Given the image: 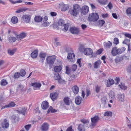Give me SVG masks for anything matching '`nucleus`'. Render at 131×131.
Segmentation results:
<instances>
[{
  "mask_svg": "<svg viewBox=\"0 0 131 131\" xmlns=\"http://www.w3.org/2000/svg\"><path fill=\"white\" fill-rule=\"evenodd\" d=\"M119 41L118 39L117 38H115L114 39V41L113 43L115 45H116L119 44Z\"/></svg>",
  "mask_w": 131,
  "mask_h": 131,
  "instance_id": "obj_40",
  "label": "nucleus"
},
{
  "mask_svg": "<svg viewBox=\"0 0 131 131\" xmlns=\"http://www.w3.org/2000/svg\"><path fill=\"white\" fill-rule=\"evenodd\" d=\"M7 84V82L5 79H3L1 80V84L2 85L4 86Z\"/></svg>",
  "mask_w": 131,
  "mask_h": 131,
  "instance_id": "obj_43",
  "label": "nucleus"
},
{
  "mask_svg": "<svg viewBox=\"0 0 131 131\" xmlns=\"http://www.w3.org/2000/svg\"><path fill=\"white\" fill-rule=\"evenodd\" d=\"M109 8H112L113 7V5L111 2H109L107 5Z\"/></svg>",
  "mask_w": 131,
  "mask_h": 131,
  "instance_id": "obj_63",
  "label": "nucleus"
},
{
  "mask_svg": "<svg viewBox=\"0 0 131 131\" xmlns=\"http://www.w3.org/2000/svg\"><path fill=\"white\" fill-rule=\"evenodd\" d=\"M54 69L55 72H59L61 70L62 68L61 66H57L54 67Z\"/></svg>",
  "mask_w": 131,
  "mask_h": 131,
  "instance_id": "obj_25",
  "label": "nucleus"
},
{
  "mask_svg": "<svg viewBox=\"0 0 131 131\" xmlns=\"http://www.w3.org/2000/svg\"><path fill=\"white\" fill-rule=\"evenodd\" d=\"M63 101L65 104L68 105H69L70 104V99L68 97H65L63 99Z\"/></svg>",
  "mask_w": 131,
  "mask_h": 131,
  "instance_id": "obj_21",
  "label": "nucleus"
},
{
  "mask_svg": "<svg viewBox=\"0 0 131 131\" xmlns=\"http://www.w3.org/2000/svg\"><path fill=\"white\" fill-rule=\"evenodd\" d=\"M98 2L100 4L102 5L106 4L107 2V0H98Z\"/></svg>",
  "mask_w": 131,
  "mask_h": 131,
  "instance_id": "obj_35",
  "label": "nucleus"
},
{
  "mask_svg": "<svg viewBox=\"0 0 131 131\" xmlns=\"http://www.w3.org/2000/svg\"><path fill=\"white\" fill-rule=\"evenodd\" d=\"M130 40L129 39H125L124 40L123 42V44H125L127 45L128 47L129 45V43Z\"/></svg>",
  "mask_w": 131,
  "mask_h": 131,
  "instance_id": "obj_39",
  "label": "nucleus"
},
{
  "mask_svg": "<svg viewBox=\"0 0 131 131\" xmlns=\"http://www.w3.org/2000/svg\"><path fill=\"white\" fill-rule=\"evenodd\" d=\"M38 51L37 50H34L31 53V56L33 58H35L37 56Z\"/></svg>",
  "mask_w": 131,
  "mask_h": 131,
  "instance_id": "obj_19",
  "label": "nucleus"
},
{
  "mask_svg": "<svg viewBox=\"0 0 131 131\" xmlns=\"http://www.w3.org/2000/svg\"><path fill=\"white\" fill-rule=\"evenodd\" d=\"M19 74L21 76L24 77L26 74V72L24 70L21 69Z\"/></svg>",
  "mask_w": 131,
  "mask_h": 131,
  "instance_id": "obj_42",
  "label": "nucleus"
},
{
  "mask_svg": "<svg viewBox=\"0 0 131 131\" xmlns=\"http://www.w3.org/2000/svg\"><path fill=\"white\" fill-rule=\"evenodd\" d=\"M124 35L126 37L130 39H131V34L129 33H126L124 34Z\"/></svg>",
  "mask_w": 131,
  "mask_h": 131,
  "instance_id": "obj_60",
  "label": "nucleus"
},
{
  "mask_svg": "<svg viewBox=\"0 0 131 131\" xmlns=\"http://www.w3.org/2000/svg\"><path fill=\"white\" fill-rule=\"evenodd\" d=\"M82 100V98L80 96H78L76 97L75 99V102L78 105L80 104Z\"/></svg>",
  "mask_w": 131,
  "mask_h": 131,
  "instance_id": "obj_22",
  "label": "nucleus"
},
{
  "mask_svg": "<svg viewBox=\"0 0 131 131\" xmlns=\"http://www.w3.org/2000/svg\"><path fill=\"white\" fill-rule=\"evenodd\" d=\"M100 87L98 85L97 86L95 87V91L97 93H98L100 91Z\"/></svg>",
  "mask_w": 131,
  "mask_h": 131,
  "instance_id": "obj_58",
  "label": "nucleus"
},
{
  "mask_svg": "<svg viewBox=\"0 0 131 131\" xmlns=\"http://www.w3.org/2000/svg\"><path fill=\"white\" fill-rule=\"evenodd\" d=\"M101 102L104 104H105L107 101V98L105 97H103L101 99Z\"/></svg>",
  "mask_w": 131,
  "mask_h": 131,
  "instance_id": "obj_44",
  "label": "nucleus"
},
{
  "mask_svg": "<svg viewBox=\"0 0 131 131\" xmlns=\"http://www.w3.org/2000/svg\"><path fill=\"white\" fill-rule=\"evenodd\" d=\"M63 26L64 27L63 30L64 31H66L68 29L69 26L68 25H67L66 24H64L63 25Z\"/></svg>",
  "mask_w": 131,
  "mask_h": 131,
  "instance_id": "obj_54",
  "label": "nucleus"
},
{
  "mask_svg": "<svg viewBox=\"0 0 131 131\" xmlns=\"http://www.w3.org/2000/svg\"><path fill=\"white\" fill-rule=\"evenodd\" d=\"M70 30L73 34H78L79 32V29L75 27H72L70 28Z\"/></svg>",
  "mask_w": 131,
  "mask_h": 131,
  "instance_id": "obj_12",
  "label": "nucleus"
},
{
  "mask_svg": "<svg viewBox=\"0 0 131 131\" xmlns=\"http://www.w3.org/2000/svg\"><path fill=\"white\" fill-rule=\"evenodd\" d=\"M119 85L120 88L122 89L126 90L127 89V87L125 86L124 83H121Z\"/></svg>",
  "mask_w": 131,
  "mask_h": 131,
  "instance_id": "obj_38",
  "label": "nucleus"
},
{
  "mask_svg": "<svg viewBox=\"0 0 131 131\" xmlns=\"http://www.w3.org/2000/svg\"><path fill=\"white\" fill-rule=\"evenodd\" d=\"M77 9H70L69 10L70 13L71 15L76 16L78 13V12Z\"/></svg>",
  "mask_w": 131,
  "mask_h": 131,
  "instance_id": "obj_17",
  "label": "nucleus"
},
{
  "mask_svg": "<svg viewBox=\"0 0 131 131\" xmlns=\"http://www.w3.org/2000/svg\"><path fill=\"white\" fill-rule=\"evenodd\" d=\"M31 126L30 124L26 125L25 126V128L27 131H28Z\"/></svg>",
  "mask_w": 131,
  "mask_h": 131,
  "instance_id": "obj_55",
  "label": "nucleus"
},
{
  "mask_svg": "<svg viewBox=\"0 0 131 131\" xmlns=\"http://www.w3.org/2000/svg\"><path fill=\"white\" fill-rule=\"evenodd\" d=\"M103 51L102 49H100L96 51V53L97 54H100L102 53Z\"/></svg>",
  "mask_w": 131,
  "mask_h": 131,
  "instance_id": "obj_56",
  "label": "nucleus"
},
{
  "mask_svg": "<svg viewBox=\"0 0 131 131\" xmlns=\"http://www.w3.org/2000/svg\"><path fill=\"white\" fill-rule=\"evenodd\" d=\"M2 127L4 129L7 128L9 126V123L6 119H5L2 123Z\"/></svg>",
  "mask_w": 131,
  "mask_h": 131,
  "instance_id": "obj_9",
  "label": "nucleus"
},
{
  "mask_svg": "<svg viewBox=\"0 0 131 131\" xmlns=\"http://www.w3.org/2000/svg\"><path fill=\"white\" fill-rule=\"evenodd\" d=\"M114 83V80L111 79H109L107 81L106 86L107 87H110Z\"/></svg>",
  "mask_w": 131,
  "mask_h": 131,
  "instance_id": "obj_20",
  "label": "nucleus"
},
{
  "mask_svg": "<svg viewBox=\"0 0 131 131\" xmlns=\"http://www.w3.org/2000/svg\"><path fill=\"white\" fill-rule=\"evenodd\" d=\"M105 21L103 20H100L99 21V25L100 26H102L105 23Z\"/></svg>",
  "mask_w": 131,
  "mask_h": 131,
  "instance_id": "obj_50",
  "label": "nucleus"
},
{
  "mask_svg": "<svg viewBox=\"0 0 131 131\" xmlns=\"http://www.w3.org/2000/svg\"><path fill=\"white\" fill-rule=\"evenodd\" d=\"M126 12L127 14L130 15L131 16V9H127L126 10Z\"/></svg>",
  "mask_w": 131,
  "mask_h": 131,
  "instance_id": "obj_59",
  "label": "nucleus"
},
{
  "mask_svg": "<svg viewBox=\"0 0 131 131\" xmlns=\"http://www.w3.org/2000/svg\"><path fill=\"white\" fill-rule=\"evenodd\" d=\"M109 96L111 99H114L115 97V95L114 92L112 91H110L109 93Z\"/></svg>",
  "mask_w": 131,
  "mask_h": 131,
  "instance_id": "obj_31",
  "label": "nucleus"
},
{
  "mask_svg": "<svg viewBox=\"0 0 131 131\" xmlns=\"http://www.w3.org/2000/svg\"><path fill=\"white\" fill-rule=\"evenodd\" d=\"M16 38L10 36L9 37L8 40L10 42H14L16 41Z\"/></svg>",
  "mask_w": 131,
  "mask_h": 131,
  "instance_id": "obj_32",
  "label": "nucleus"
},
{
  "mask_svg": "<svg viewBox=\"0 0 131 131\" xmlns=\"http://www.w3.org/2000/svg\"><path fill=\"white\" fill-rule=\"evenodd\" d=\"M9 1L12 3L13 4H15L16 3H20L24 2V1L21 0H18L16 1L13 2L12 0H9Z\"/></svg>",
  "mask_w": 131,
  "mask_h": 131,
  "instance_id": "obj_49",
  "label": "nucleus"
},
{
  "mask_svg": "<svg viewBox=\"0 0 131 131\" xmlns=\"http://www.w3.org/2000/svg\"><path fill=\"white\" fill-rule=\"evenodd\" d=\"M99 117L98 116H95L91 118V123L90 126V127L92 128L95 126L97 122L99 120Z\"/></svg>",
  "mask_w": 131,
  "mask_h": 131,
  "instance_id": "obj_2",
  "label": "nucleus"
},
{
  "mask_svg": "<svg viewBox=\"0 0 131 131\" xmlns=\"http://www.w3.org/2000/svg\"><path fill=\"white\" fill-rule=\"evenodd\" d=\"M23 20L26 23H28L30 20V18L29 15H24L23 16Z\"/></svg>",
  "mask_w": 131,
  "mask_h": 131,
  "instance_id": "obj_14",
  "label": "nucleus"
},
{
  "mask_svg": "<svg viewBox=\"0 0 131 131\" xmlns=\"http://www.w3.org/2000/svg\"><path fill=\"white\" fill-rule=\"evenodd\" d=\"M41 107L43 109L46 110L49 107V104L46 101L43 102L41 104Z\"/></svg>",
  "mask_w": 131,
  "mask_h": 131,
  "instance_id": "obj_13",
  "label": "nucleus"
},
{
  "mask_svg": "<svg viewBox=\"0 0 131 131\" xmlns=\"http://www.w3.org/2000/svg\"><path fill=\"white\" fill-rule=\"evenodd\" d=\"M104 115L105 116H110L112 115V113L111 112L107 111L104 114Z\"/></svg>",
  "mask_w": 131,
  "mask_h": 131,
  "instance_id": "obj_37",
  "label": "nucleus"
},
{
  "mask_svg": "<svg viewBox=\"0 0 131 131\" xmlns=\"http://www.w3.org/2000/svg\"><path fill=\"white\" fill-rule=\"evenodd\" d=\"M54 78L55 80H59L61 79L60 76L58 74L56 75Z\"/></svg>",
  "mask_w": 131,
  "mask_h": 131,
  "instance_id": "obj_51",
  "label": "nucleus"
},
{
  "mask_svg": "<svg viewBox=\"0 0 131 131\" xmlns=\"http://www.w3.org/2000/svg\"><path fill=\"white\" fill-rule=\"evenodd\" d=\"M49 127V124L47 123H44L41 125L40 128L42 131H47Z\"/></svg>",
  "mask_w": 131,
  "mask_h": 131,
  "instance_id": "obj_5",
  "label": "nucleus"
},
{
  "mask_svg": "<svg viewBox=\"0 0 131 131\" xmlns=\"http://www.w3.org/2000/svg\"><path fill=\"white\" fill-rule=\"evenodd\" d=\"M78 129L79 131H85L84 125L82 124L79 125L78 126Z\"/></svg>",
  "mask_w": 131,
  "mask_h": 131,
  "instance_id": "obj_34",
  "label": "nucleus"
},
{
  "mask_svg": "<svg viewBox=\"0 0 131 131\" xmlns=\"http://www.w3.org/2000/svg\"><path fill=\"white\" fill-rule=\"evenodd\" d=\"M99 18L98 14L95 13H92L89 15L88 17L89 20L90 21L94 22L97 21Z\"/></svg>",
  "mask_w": 131,
  "mask_h": 131,
  "instance_id": "obj_1",
  "label": "nucleus"
},
{
  "mask_svg": "<svg viewBox=\"0 0 131 131\" xmlns=\"http://www.w3.org/2000/svg\"><path fill=\"white\" fill-rule=\"evenodd\" d=\"M127 70L129 72H131V64L128 66Z\"/></svg>",
  "mask_w": 131,
  "mask_h": 131,
  "instance_id": "obj_64",
  "label": "nucleus"
},
{
  "mask_svg": "<svg viewBox=\"0 0 131 131\" xmlns=\"http://www.w3.org/2000/svg\"><path fill=\"white\" fill-rule=\"evenodd\" d=\"M26 36V33L23 32L21 33L20 35H17L16 36V38L17 40H20L24 38Z\"/></svg>",
  "mask_w": 131,
  "mask_h": 131,
  "instance_id": "obj_18",
  "label": "nucleus"
},
{
  "mask_svg": "<svg viewBox=\"0 0 131 131\" xmlns=\"http://www.w3.org/2000/svg\"><path fill=\"white\" fill-rule=\"evenodd\" d=\"M16 105L13 102H11L9 103L8 104L4 106H2L1 109L2 110L6 108L13 107H14Z\"/></svg>",
  "mask_w": 131,
  "mask_h": 131,
  "instance_id": "obj_10",
  "label": "nucleus"
},
{
  "mask_svg": "<svg viewBox=\"0 0 131 131\" xmlns=\"http://www.w3.org/2000/svg\"><path fill=\"white\" fill-rule=\"evenodd\" d=\"M64 23V20L62 19H60L58 21V24L60 26L62 25Z\"/></svg>",
  "mask_w": 131,
  "mask_h": 131,
  "instance_id": "obj_47",
  "label": "nucleus"
},
{
  "mask_svg": "<svg viewBox=\"0 0 131 131\" xmlns=\"http://www.w3.org/2000/svg\"><path fill=\"white\" fill-rule=\"evenodd\" d=\"M85 48V45L84 44H80L79 46L78 50H79L81 52L83 51Z\"/></svg>",
  "mask_w": 131,
  "mask_h": 131,
  "instance_id": "obj_24",
  "label": "nucleus"
},
{
  "mask_svg": "<svg viewBox=\"0 0 131 131\" xmlns=\"http://www.w3.org/2000/svg\"><path fill=\"white\" fill-rule=\"evenodd\" d=\"M27 9H19L16 11V12L17 13H19L24 11H26Z\"/></svg>",
  "mask_w": 131,
  "mask_h": 131,
  "instance_id": "obj_53",
  "label": "nucleus"
},
{
  "mask_svg": "<svg viewBox=\"0 0 131 131\" xmlns=\"http://www.w3.org/2000/svg\"><path fill=\"white\" fill-rule=\"evenodd\" d=\"M31 85L33 87L34 90H36L40 89L41 85L40 82H35L32 83Z\"/></svg>",
  "mask_w": 131,
  "mask_h": 131,
  "instance_id": "obj_7",
  "label": "nucleus"
},
{
  "mask_svg": "<svg viewBox=\"0 0 131 131\" xmlns=\"http://www.w3.org/2000/svg\"><path fill=\"white\" fill-rule=\"evenodd\" d=\"M57 111V110L53 109L52 106H50L48 109L47 112V113L48 114L50 112L52 113H54L56 112Z\"/></svg>",
  "mask_w": 131,
  "mask_h": 131,
  "instance_id": "obj_30",
  "label": "nucleus"
},
{
  "mask_svg": "<svg viewBox=\"0 0 131 131\" xmlns=\"http://www.w3.org/2000/svg\"><path fill=\"white\" fill-rule=\"evenodd\" d=\"M46 54L45 53H40L39 54V57L41 58L43 60H45Z\"/></svg>",
  "mask_w": 131,
  "mask_h": 131,
  "instance_id": "obj_41",
  "label": "nucleus"
},
{
  "mask_svg": "<svg viewBox=\"0 0 131 131\" xmlns=\"http://www.w3.org/2000/svg\"><path fill=\"white\" fill-rule=\"evenodd\" d=\"M89 9H81V13L85 15L89 11Z\"/></svg>",
  "mask_w": 131,
  "mask_h": 131,
  "instance_id": "obj_36",
  "label": "nucleus"
},
{
  "mask_svg": "<svg viewBox=\"0 0 131 131\" xmlns=\"http://www.w3.org/2000/svg\"><path fill=\"white\" fill-rule=\"evenodd\" d=\"M101 62L100 60H98L96 61L93 64L94 68L97 69L99 68L101 64Z\"/></svg>",
  "mask_w": 131,
  "mask_h": 131,
  "instance_id": "obj_15",
  "label": "nucleus"
},
{
  "mask_svg": "<svg viewBox=\"0 0 131 131\" xmlns=\"http://www.w3.org/2000/svg\"><path fill=\"white\" fill-rule=\"evenodd\" d=\"M16 111L17 113L19 114H22L24 115L26 111V109L25 107H23L21 108V110H17Z\"/></svg>",
  "mask_w": 131,
  "mask_h": 131,
  "instance_id": "obj_23",
  "label": "nucleus"
},
{
  "mask_svg": "<svg viewBox=\"0 0 131 131\" xmlns=\"http://www.w3.org/2000/svg\"><path fill=\"white\" fill-rule=\"evenodd\" d=\"M118 49L116 47L113 48L112 49L111 53L113 56H115L118 54Z\"/></svg>",
  "mask_w": 131,
  "mask_h": 131,
  "instance_id": "obj_16",
  "label": "nucleus"
},
{
  "mask_svg": "<svg viewBox=\"0 0 131 131\" xmlns=\"http://www.w3.org/2000/svg\"><path fill=\"white\" fill-rule=\"evenodd\" d=\"M91 94V92L90 90L88 89H87L86 90V97H88L89 95Z\"/></svg>",
  "mask_w": 131,
  "mask_h": 131,
  "instance_id": "obj_57",
  "label": "nucleus"
},
{
  "mask_svg": "<svg viewBox=\"0 0 131 131\" xmlns=\"http://www.w3.org/2000/svg\"><path fill=\"white\" fill-rule=\"evenodd\" d=\"M75 55L73 53H70L68 54L67 58L71 62H73L75 60Z\"/></svg>",
  "mask_w": 131,
  "mask_h": 131,
  "instance_id": "obj_8",
  "label": "nucleus"
},
{
  "mask_svg": "<svg viewBox=\"0 0 131 131\" xmlns=\"http://www.w3.org/2000/svg\"><path fill=\"white\" fill-rule=\"evenodd\" d=\"M11 21L13 23L15 24L18 22V20L16 17L14 16L11 19Z\"/></svg>",
  "mask_w": 131,
  "mask_h": 131,
  "instance_id": "obj_33",
  "label": "nucleus"
},
{
  "mask_svg": "<svg viewBox=\"0 0 131 131\" xmlns=\"http://www.w3.org/2000/svg\"><path fill=\"white\" fill-rule=\"evenodd\" d=\"M84 54L87 56L91 55L93 54V50L90 48H85L83 51Z\"/></svg>",
  "mask_w": 131,
  "mask_h": 131,
  "instance_id": "obj_6",
  "label": "nucleus"
},
{
  "mask_svg": "<svg viewBox=\"0 0 131 131\" xmlns=\"http://www.w3.org/2000/svg\"><path fill=\"white\" fill-rule=\"evenodd\" d=\"M15 51L14 50L9 49L8 50V53L10 55H13Z\"/></svg>",
  "mask_w": 131,
  "mask_h": 131,
  "instance_id": "obj_45",
  "label": "nucleus"
},
{
  "mask_svg": "<svg viewBox=\"0 0 131 131\" xmlns=\"http://www.w3.org/2000/svg\"><path fill=\"white\" fill-rule=\"evenodd\" d=\"M104 46L105 48H110L112 46V43L108 41L107 42H105L104 43Z\"/></svg>",
  "mask_w": 131,
  "mask_h": 131,
  "instance_id": "obj_27",
  "label": "nucleus"
},
{
  "mask_svg": "<svg viewBox=\"0 0 131 131\" xmlns=\"http://www.w3.org/2000/svg\"><path fill=\"white\" fill-rule=\"evenodd\" d=\"M42 18L40 16H36L34 18L35 21L37 22H41L42 19Z\"/></svg>",
  "mask_w": 131,
  "mask_h": 131,
  "instance_id": "obj_28",
  "label": "nucleus"
},
{
  "mask_svg": "<svg viewBox=\"0 0 131 131\" xmlns=\"http://www.w3.org/2000/svg\"><path fill=\"white\" fill-rule=\"evenodd\" d=\"M20 75L19 72H17L15 73L14 75V77L15 78H18L20 77Z\"/></svg>",
  "mask_w": 131,
  "mask_h": 131,
  "instance_id": "obj_52",
  "label": "nucleus"
},
{
  "mask_svg": "<svg viewBox=\"0 0 131 131\" xmlns=\"http://www.w3.org/2000/svg\"><path fill=\"white\" fill-rule=\"evenodd\" d=\"M50 15L52 16H55L57 15V14L56 12H51L50 13Z\"/></svg>",
  "mask_w": 131,
  "mask_h": 131,
  "instance_id": "obj_61",
  "label": "nucleus"
},
{
  "mask_svg": "<svg viewBox=\"0 0 131 131\" xmlns=\"http://www.w3.org/2000/svg\"><path fill=\"white\" fill-rule=\"evenodd\" d=\"M124 94H121V93L118 94V99L119 101L121 102L124 101Z\"/></svg>",
  "mask_w": 131,
  "mask_h": 131,
  "instance_id": "obj_26",
  "label": "nucleus"
},
{
  "mask_svg": "<svg viewBox=\"0 0 131 131\" xmlns=\"http://www.w3.org/2000/svg\"><path fill=\"white\" fill-rule=\"evenodd\" d=\"M77 66L76 64H73L71 67V70L73 71H75L77 69Z\"/></svg>",
  "mask_w": 131,
  "mask_h": 131,
  "instance_id": "obj_48",
  "label": "nucleus"
},
{
  "mask_svg": "<svg viewBox=\"0 0 131 131\" xmlns=\"http://www.w3.org/2000/svg\"><path fill=\"white\" fill-rule=\"evenodd\" d=\"M66 5L62 3L59 4V7L61 8H67V7H66Z\"/></svg>",
  "mask_w": 131,
  "mask_h": 131,
  "instance_id": "obj_46",
  "label": "nucleus"
},
{
  "mask_svg": "<svg viewBox=\"0 0 131 131\" xmlns=\"http://www.w3.org/2000/svg\"><path fill=\"white\" fill-rule=\"evenodd\" d=\"M59 93L57 92H53L50 94V97L51 99L54 101L57 100L58 97Z\"/></svg>",
  "mask_w": 131,
  "mask_h": 131,
  "instance_id": "obj_4",
  "label": "nucleus"
},
{
  "mask_svg": "<svg viewBox=\"0 0 131 131\" xmlns=\"http://www.w3.org/2000/svg\"><path fill=\"white\" fill-rule=\"evenodd\" d=\"M126 50V48L124 47H122L118 49V54L122 53Z\"/></svg>",
  "mask_w": 131,
  "mask_h": 131,
  "instance_id": "obj_29",
  "label": "nucleus"
},
{
  "mask_svg": "<svg viewBox=\"0 0 131 131\" xmlns=\"http://www.w3.org/2000/svg\"><path fill=\"white\" fill-rule=\"evenodd\" d=\"M73 92L75 94H78L79 92V88L77 85L73 86L71 88Z\"/></svg>",
  "mask_w": 131,
  "mask_h": 131,
  "instance_id": "obj_11",
  "label": "nucleus"
},
{
  "mask_svg": "<svg viewBox=\"0 0 131 131\" xmlns=\"http://www.w3.org/2000/svg\"><path fill=\"white\" fill-rule=\"evenodd\" d=\"M113 17L115 19H116L117 18V16L116 14L115 13H113L112 14Z\"/></svg>",
  "mask_w": 131,
  "mask_h": 131,
  "instance_id": "obj_62",
  "label": "nucleus"
},
{
  "mask_svg": "<svg viewBox=\"0 0 131 131\" xmlns=\"http://www.w3.org/2000/svg\"><path fill=\"white\" fill-rule=\"evenodd\" d=\"M56 58L54 56H48L46 59L47 63L51 66H52Z\"/></svg>",
  "mask_w": 131,
  "mask_h": 131,
  "instance_id": "obj_3",
  "label": "nucleus"
}]
</instances>
